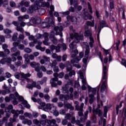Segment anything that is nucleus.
<instances>
[{
  "label": "nucleus",
  "mask_w": 126,
  "mask_h": 126,
  "mask_svg": "<svg viewBox=\"0 0 126 126\" xmlns=\"http://www.w3.org/2000/svg\"><path fill=\"white\" fill-rule=\"evenodd\" d=\"M24 52L25 53H27V54H30L32 52V49L29 48H26L25 49H24Z\"/></svg>",
  "instance_id": "obj_58"
},
{
  "label": "nucleus",
  "mask_w": 126,
  "mask_h": 126,
  "mask_svg": "<svg viewBox=\"0 0 126 126\" xmlns=\"http://www.w3.org/2000/svg\"><path fill=\"white\" fill-rule=\"evenodd\" d=\"M42 59H44L45 62H50V57H47L46 56H43Z\"/></svg>",
  "instance_id": "obj_64"
},
{
  "label": "nucleus",
  "mask_w": 126,
  "mask_h": 126,
  "mask_svg": "<svg viewBox=\"0 0 126 126\" xmlns=\"http://www.w3.org/2000/svg\"><path fill=\"white\" fill-rule=\"evenodd\" d=\"M54 30L56 32V35H60L61 37H63V32H62V31H63V26H59L58 27H55Z\"/></svg>",
  "instance_id": "obj_13"
},
{
  "label": "nucleus",
  "mask_w": 126,
  "mask_h": 126,
  "mask_svg": "<svg viewBox=\"0 0 126 126\" xmlns=\"http://www.w3.org/2000/svg\"><path fill=\"white\" fill-rule=\"evenodd\" d=\"M68 62H66V63H65V65L63 64V63H60L59 65V67H60V68H62V69H64V67H65V66H67V67H68V63H67Z\"/></svg>",
  "instance_id": "obj_37"
},
{
  "label": "nucleus",
  "mask_w": 126,
  "mask_h": 126,
  "mask_svg": "<svg viewBox=\"0 0 126 126\" xmlns=\"http://www.w3.org/2000/svg\"><path fill=\"white\" fill-rule=\"evenodd\" d=\"M24 116L25 118H28L29 119H33V116L31 113H29L28 112H25L24 113Z\"/></svg>",
  "instance_id": "obj_34"
},
{
  "label": "nucleus",
  "mask_w": 126,
  "mask_h": 126,
  "mask_svg": "<svg viewBox=\"0 0 126 126\" xmlns=\"http://www.w3.org/2000/svg\"><path fill=\"white\" fill-rule=\"evenodd\" d=\"M107 66H103V74H102V84L101 87L100 89V92L101 93H104V92L105 90H106L107 88V81H106V78L107 77Z\"/></svg>",
  "instance_id": "obj_5"
},
{
  "label": "nucleus",
  "mask_w": 126,
  "mask_h": 126,
  "mask_svg": "<svg viewBox=\"0 0 126 126\" xmlns=\"http://www.w3.org/2000/svg\"><path fill=\"white\" fill-rule=\"evenodd\" d=\"M49 7L50 3L44 1V0H36L34 1V4L29 7L28 12L29 13H33L35 10H37L40 7Z\"/></svg>",
  "instance_id": "obj_3"
},
{
  "label": "nucleus",
  "mask_w": 126,
  "mask_h": 126,
  "mask_svg": "<svg viewBox=\"0 0 126 126\" xmlns=\"http://www.w3.org/2000/svg\"><path fill=\"white\" fill-rule=\"evenodd\" d=\"M79 57H77L75 60H71V63H72V64H73V63H78V62H79L80 60H81L82 58L84 57V53H83V52H80L79 53Z\"/></svg>",
  "instance_id": "obj_11"
},
{
  "label": "nucleus",
  "mask_w": 126,
  "mask_h": 126,
  "mask_svg": "<svg viewBox=\"0 0 126 126\" xmlns=\"http://www.w3.org/2000/svg\"><path fill=\"white\" fill-rule=\"evenodd\" d=\"M74 104H75V110L78 111V115L79 116H83V107H84V103H81L80 106H79V102L78 101H75Z\"/></svg>",
  "instance_id": "obj_7"
},
{
  "label": "nucleus",
  "mask_w": 126,
  "mask_h": 126,
  "mask_svg": "<svg viewBox=\"0 0 126 126\" xmlns=\"http://www.w3.org/2000/svg\"><path fill=\"white\" fill-rule=\"evenodd\" d=\"M68 85H65L64 87L63 88V91L64 93H65V92H68Z\"/></svg>",
  "instance_id": "obj_59"
},
{
  "label": "nucleus",
  "mask_w": 126,
  "mask_h": 126,
  "mask_svg": "<svg viewBox=\"0 0 126 126\" xmlns=\"http://www.w3.org/2000/svg\"><path fill=\"white\" fill-rule=\"evenodd\" d=\"M23 5L25 6L26 7H28V6L30 5V1H24V0H22L19 3V6H23Z\"/></svg>",
  "instance_id": "obj_23"
},
{
  "label": "nucleus",
  "mask_w": 126,
  "mask_h": 126,
  "mask_svg": "<svg viewBox=\"0 0 126 126\" xmlns=\"http://www.w3.org/2000/svg\"><path fill=\"white\" fill-rule=\"evenodd\" d=\"M9 93H10V91L9 90H6L5 91L3 90L1 91V94L4 95H6V94H9Z\"/></svg>",
  "instance_id": "obj_41"
},
{
  "label": "nucleus",
  "mask_w": 126,
  "mask_h": 126,
  "mask_svg": "<svg viewBox=\"0 0 126 126\" xmlns=\"http://www.w3.org/2000/svg\"><path fill=\"white\" fill-rule=\"evenodd\" d=\"M90 46L91 48H93V43H94V39H93V37L90 36Z\"/></svg>",
  "instance_id": "obj_49"
},
{
  "label": "nucleus",
  "mask_w": 126,
  "mask_h": 126,
  "mask_svg": "<svg viewBox=\"0 0 126 126\" xmlns=\"http://www.w3.org/2000/svg\"><path fill=\"white\" fill-rule=\"evenodd\" d=\"M27 88L29 89H33V88L36 87L37 89H41V86L39 85L36 86V83L35 82H32L31 84H29L27 86Z\"/></svg>",
  "instance_id": "obj_15"
},
{
  "label": "nucleus",
  "mask_w": 126,
  "mask_h": 126,
  "mask_svg": "<svg viewBox=\"0 0 126 126\" xmlns=\"http://www.w3.org/2000/svg\"><path fill=\"white\" fill-rule=\"evenodd\" d=\"M30 64H31V66H32V67H36V66H37V65H40L39 63H37L35 62L31 63Z\"/></svg>",
  "instance_id": "obj_47"
},
{
  "label": "nucleus",
  "mask_w": 126,
  "mask_h": 126,
  "mask_svg": "<svg viewBox=\"0 0 126 126\" xmlns=\"http://www.w3.org/2000/svg\"><path fill=\"white\" fill-rule=\"evenodd\" d=\"M64 118L65 120H68L69 121H70L71 120V115L70 114L67 113L65 114Z\"/></svg>",
  "instance_id": "obj_48"
},
{
  "label": "nucleus",
  "mask_w": 126,
  "mask_h": 126,
  "mask_svg": "<svg viewBox=\"0 0 126 126\" xmlns=\"http://www.w3.org/2000/svg\"><path fill=\"white\" fill-rule=\"evenodd\" d=\"M85 37H92V32L89 30H86L85 31Z\"/></svg>",
  "instance_id": "obj_30"
},
{
  "label": "nucleus",
  "mask_w": 126,
  "mask_h": 126,
  "mask_svg": "<svg viewBox=\"0 0 126 126\" xmlns=\"http://www.w3.org/2000/svg\"><path fill=\"white\" fill-rule=\"evenodd\" d=\"M30 17L28 14H25L23 16H20L18 17V19L19 21H23L24 19H29Z\"/></svg>",
  "instance_id": "obj_22"
},
{
  "label": "nucleus",
  "mask_w": 126,
  "mask_h": 126,
  "mask_svg": "<svg viewBox=\"0 0 126 126\" xmlns=\"http://www.w3.org/2000/svg\"><path fill=\"white\" fill-rule=\"evenodd\" d=\"M3 32L5 34H10L12 33V31H11V30H10L9 29H5L3 30Z\"/></svg>",
  "instance_id": "obj_44"
},
{
  "label": "nucleus",
  "mask_w": 126,
  "mask_h": 126,
  "mask_svg": "<svg viewBox=\"0 0 126 126\" xmlns=\"http://www.w3.org/2000/svg\"><path fill=\"white\" fill-rule=\"evenodd\" d=\"M41 119H39V120L38 119L33 120L32 122L34 125H36V126H45L47 123H48V126H49V125H52V123H57V121L55 119H52L51 120L47 119V115L45 114L41 115Z\"/></svg>",
  "instance_id": "obj_4"
},
{
  "label": "nucleus",
  "mask_w": 126,
  "mask_h": 126,
  "mask_svg": "<svg viewBox=\"0 0 126 126\" xmlns=\"http://www.w3.org/2000/svg\"><path fill=\"white\" fill-rule=\"evenodd\" d=\"M32 119L33 118H34L36 119V118H38L39 117V113L38 112H33L32 114Z\"/></svg>",
  "instance_id": "obj_63"
},
{
  "label": "nucleus",
  "mask_w": 126,
  "mask_h": 126,
  "mask_svg": "<svg viewBox=\"0 0 126 126\" xmlns=\"http://www.w3.org/2000/svg\"><path fill=\"white\" fill-rule=\"evenodd\" d=\"M44 99L46 100L47 102H50V99L51 97H50V95H49V94H46L44 95Z\"/></svg>",
  "instance_id": "obj_56"
},
{
  "label": "nucleus",
  "mask_w": 126,
  "mask_h": 126,
  "mask_svg": "<svg viewBox=\"0 0 126 126\" xmlns=\"http://www.w3.org/2000/svg\"><path fill=\"white\" fill-rule=\"evenodd\" d=\"M42 35L43 37H44L45 41H49V38L48 37H49V34L47 32H45Z\"/></svg>",
  "instance_id": "obj_53"
},
{
  "label": "nucleus",
  "mask_w": 126,
  "mask_h": 126,
  "mask_svg": "<svg viewBox=\"0 0 126 126\" xmlns=\"http://www.w3.org/2000/svg\"><path fill=\"white\" fill-rule=\"evenodd\" d=\"M49 38L54 45H57L58 44V39L55 37V32L52 31L50 32Z\"/></svg>",
  "instance_id": "obj_12"
},
{
  "label": "nucleus",
  "mask_w": 126,
  "mask_h": 126,
  "mask_svg": "<svg viewBox=\"0 0 126 126\" xmlns=\"http://www.w3.org/2000/svg\"><path fill=\"white\" fill-rule=\"evenodd\" d=\"M17 99H18L20 102H22V104L24 105V107H26L27 109H30V104H28L27 101L24 100V98L22 96L19 95L17 92L15 93V94H10L9 97L5 96L4 98L5 102L8 103L11 101L14 105L18 104V101L16 100Z\"/></svg>",
  "instance_id": "obj_2"
},
{
  "label": "nucleus",
  "mask_w": 126,
  "mask_h": 126,
  "mask_svg": "<svg viewBox=\"0 0 126 126\" xmlns=\"http://www.w3.org/2000/svg\"><path fill=\"white\" fill-rule=\"evenodd\" d=\"M120 44L121 41H120V40H118V42L113 45L114 48H115V49H116V48L117 51H119V46L120 45Z\"/></svg>",
  "instance_id": "obj_35"
},
{
  "label": "nucleus",
  "mask_w": 126,
  "mask_h": 126,
  "mask_svg": "<svg viewBox=\"0 0 126 126\" xmlns=\"http://www.w3.org/2000/svg\"><path fill=\"white\" fill-rule=\"evenodd\" d=\"M37 103L39 104L40 105L38 106V109H43V108L45 106H46V103L41 101V100L39 99L38 101H37Z\"/></svg>",
  "instance_id": "obj_28"
},
{
  "label": "nucleus",
  "mask_w": 126,
  "mask_h": 126,
  "mask_svg": "<svg viewBox=\"0 0 126 126\" xmlns=\"http://www.w3.org/2000/svg\"><path fill=\"white\" fill-rule=\"evenodd\" d=\"M70 39H75L74 41L71 43L69 46L70 50L72 51L71 53V58H73V60H75V61L76 56L78 54V51L76 49V46H74L73 44H74V43H78L80 42V40H83V35L77 33H75L74 34H73V33H70Z\"/></svg>",
  "instance_id": "obj_1"
},
{
  "label": "nucleus",
  "mask_w": 126,
  "mask_h": 126,
  "mask_svg": "<svg viewBox=\"0 0 126 126\" xmlns=\"http://www.w3.org/2000/svg\"><path fill=\"white\" fill-rule=\"evenodd\" d=\"M21 76L22 78H25L26 81H27V77H30L31 76V74L30 73H28V74H24V73H21Z\"/></svg>",
  "instance_id": "obj_32"
},
{
  "label": "nucleus",
  "mask_w": 126,
  "mask_h": 126,
  "mask_svg": "<svg viewBox=\"0 0 126 126\" xmlns=\"http://www.w3.org/2000/svg\"><path fill=\"white\" fill-rule=\"evenodd\" d=\"M88 91H89V95H90V94H91V95H93L94 96V95L96 94V88H91V87H90V86H88Z\"/></svg>",
  "instance_id": "obj_19"
},
{
  "label": "nucleus",
  "mask_w": 126,
  "mask_h": 126,
  "mask_svg": "<svg viewBox=\"0 0 126 126\" xmlns=\"http://www.w3.org/2000/svg\"><path fill=\"white\" fill-rule=\"evenodd\" d=\"M17 56H20V51L19 50L11 55V57H17Z\"/></svg>",
  "instance_id": "obj_54"
},
{
  "label": "nucleus",
  "mask_w": 126,
  "mask_h": 126,
  "mask_svg": "<svg viewBox=\"0 0 126 126\" xmlns=\"http://www.w3.org/2000/svg\"><path fill=\"white\" fill-rule=\"evenodd\" d=\"M84 46L86 49L85 52V57L89 58V53H90V50H89V45L87 42L84 43Z\"/></svg>",
  "instance_id": "obj_14"
},
{
  "label": "nucleus",
  "mask_w": 126,
  "mask_h": 126,
  "mask_svg": "<svg viewBox=\"0 0 126 126\" xmlns=\"http://www.w3.org/2000/svg\"><path fill=\"white\" fill-rule=\"evenodd\" d=\"M47 107H50L49 111L51 113H55V111L57 110V107L54 104L48 103Z\"/></svg>",
  "instance_id": "obj_18"
},
{
  "label": "nucleus",
  "mask_w": 126,
  "mask_h": 126,
  "mask_svg": "<svg viewBox=\"0 0 126 126\" xmlns=\"http://www.w3.org/2000/svg\"><path fill=\"white\" fill-rule=\"evenodd\" d=\"M13 114L14 115L13 118H10L9 121L11 122V123H15V122H16V118H18V117H16V114Z\"/></svg>",
  "instance_id": "obj_38"
},
{
  "label": "nucleus",
  "mask_w": 126,
  "mask_h": 126,
  "mask_svg": "<svg viewBox=\"0 0 126 126\" xmlns=\"http://www.w3.org/2000/svg\"><path fill=\"white\" fill-rule=\"evenodd\" d=\"M15 65L16 67H18V66H21L22 65V63L20 61H17L15 62Z\"/></svg>",
  "instance_id": "obj_57"
},
{
  "label": "nucleus",
  "mask_w": 126,
  "mask_h": 126,
  "mask_svg": "<svg viewBox=\"0 0 126 126\" xmlns=\"http://www.w3.org/2000/svg\"><path fill=\"white\" fill-rule=\"evenodd\" d=\"M51 108V106H48V104L45 105L44 107L42 109L43 111L45 112H49V110H50V108Z\"/></svg>",
  "instance_id": "obj_50"
},
{
  "label": "nucleus",
  "mask_w": 126,
  "mask_h": 126,
  "mask_svg": "<svg viewBox=\"0 0 126 126\" xmlns=\"http://www.w3.org/2000/svg\"><path fill=\"white\" fill-rule=\"evenodd\" d=\"M2 4L3 6H7L8 5V1L7 0H0V6H1Z\"/></svg>",
  "instance_id": "obj_29"
},
{
  "label": "nucleus",
  "mask_w": 126,
  "mask_h": 126,
  "mask_svg": "<svg viewBox=\"0 0 126 126\" xmlns=\"http://www.w3.org/2000/svg\"><path fill=\"white\" fill-rule=\"evenodd\" d=\"M104 27H106V22L104 21H102L100 22V26L98 27L99 33H100L101 29H102V28H104Z\"/></svg>",
  "instance_id": "obj_27"
},
{
  "label": "nucleus",
  "mask_w": 126,
  "mask_h": 126,
  "mask_svg": "<svg viewBox=\"0 0 126 126\" xmlns=\"http://www.w3.org/2000/svg\"><path fill=\"white\" fill-rule=\"evenodd\" d=\"M41 26L42 28H50V27H51V25L47 22H42Z\"/></svg>",
  "instance_id": "obj_31"
},
{
  "label": "nucleus",
  "mask_w": 126,
  "mask_h": 126,
  "mask_svg": "<svg viewBox=\"0 0 126 126\" xmlns=\"http://www.w3.org/2000/svg\"><path fill=\"white\" fill-rule=\"evenodd\" d=\"M12 24L14 25V26H16L17 27L16 30L17 31H18L19 32H21L22 33L24 31V29H23L22 27L18 26L19 25V23L18 22L16 21H13L12 22Z\"/></svg>",
  "instance_id": "obj_16"
},
{
  "label": "nucleus",
  "mask_w": 126,
  "mask_h": 126,
  "mask_svg": "<svg viewBox=\"0 0 126 126\" xmlns=\"http://www.w3.org/2000/svg\"><path fill=\"white\" fill-rule=\"evenodd\" d=\"M58 63V62H57L56 60H54L52 62V63H50V66L51 67H55V66H56V65H57Z\"/></svg>",
  "instance_id": "obj_52"
},
{
  "label": "nucleus",
  "mask_w": 126,
  "mask_h": 126,
  "mask_svg": "<svg viewBox=\"0 0 126 126\" xmlns=\"http://www.w3.org/2000/svg\"><path fill=\"white\" fill-rule=\"evenodd\" d=\"M89 97L90 98V100H89L90 103L93 104V102H94V99H95L94 98V95L90 94H89Z\"/></svg>",
  "instance_id": "obj_39"
},
{
  "label": "nucleus",
  "mask_w": 126,
  "mask_h": 126,
  "mask_svg": "<svg viewBox=\"0 0 126 126\" xmlns=\"http://www.w3.org/2000/svg\"><path fill=\"white\" fill-rule=\"evenodd\" d=\"M13 109V106L12 105L10 104L7 107H5V112H10V110H12Z\"/></svg>",
  "instance_id": "obj_36"
},
{
  "label": "nucleus",
  "mask_w": 126,
  "mask_h": 126,
  "mask_svg": "<svg viewBox=\"0 0 126 126\" xmlns=\"http://www.w3.org/2000/svg\"><path fill=\"white\" fill-rule=\"evenodd\" d=\"M53 75L55 78L51 79L50 82L52 87H57L58 85L57 84V83H56V81L58 80V79L57 77L59 76V74L58 73H55Z\"/></svg>",
  "instance_id": "obj_9"
},
{
  "label": "nucleus",
  "mask_w": 126,
  "mask_h": 126,
  "mask_svg": "<svg viewBox=\"0 0 126 126\" xmlns=\"http://www.w3.org/2000/svg\"><path fill=\"white\" fill-rule=\"evenodd\" d=\"M75 9L77 11H80L81 9H82V6L81 5H79L78 3H76L74 5Z\"/></svg>",
  "instance_id": "obj_33"
},
{
  "label": "nucleus",
  "mask_w": 126,
  "mask_h": 126,
  "mask_svg": "<svg viewBox=\"0 0 126 126\" xmlns=\"http://www.w3.org/2000/svg\"><path fill=\"white\" fill-rule=\"evenodd\" d=\"M69 92L71 93L70 94V99L71 100H73V94H72V93H73V88H70L69 89Z\"/></svg>",
  "instance_id": "obj_46"
},
{
  "label": "nucleus",
  "mask_w": 126,
  "mask_h": 126,
  "mask_svg": "<svg viewBox=\"0 0 126 126\" xmlns=\"http://www.w3.org/2000/svg\"><path fill=\"white\" fill-rule=\"evenodd\" d=\"M94 21L93 20L92 22L87 21L86 24L88 26H91V27H94Z\"/></svg>",
  "instance_id": "obj_43"
},
{
  "label": "nucleus",
  "mask_w": 126,
  "mask_h": 126,
  "mask_svg": "<svg viewBox=\"0 0 126 126\" xmlns=\"http://www.w3.org/2000/svg\"><path fill=\"white\" fill-rule=\"evenodd\" d=\"M17 36H18V33H14L12 37V41H16V40H17Z\"/></svg>",
  "instance_id": "obj_51"
},
{
  "label": "nucleus",
  "mask_w": 126,
  "mask_h": 126,
  "mask_svg": "<svg viewBox=\"0 0 126 126\" xmlns=\"http://www.w3.org/2000/svg\"><path fill=\"white\" fill-rule=\"evenodd\" d=\"M35 48L37 50H40V51H41V52H44L45 50H46V48H45L44 47H42L41 45H37L35 46Z\"/></svg>",
  "instance_id": "obj_40"
},
{
  "label": "nucleus",
  "mask_w": 126,
  "mask_h": 126,
  "mask_svg": "<svg viewBox=\"0 0 126 126\" xmlns=\"http://www.w3.org/2000/svg\"><path fill=\"white\" fill-rule=\"evenodd\" d=\"M78 74L80 75L81 79H82V90H86V85H87V81L86 80V77L83 75V72L81 70H79L78 72Z\"/></svg>",
  "instance_id": "obj_6"
},
{
  "label": "nucleus",
  "mask_w": 126,
  "mask_h": 126,
  "mask_svg": "<svg viewBox=\"0 0 126 126\" xmlns=\"http://www.w3.org/2000/svg\"><path fill=\"white\" fill-rule=\"evenodd\" d=\"M59 98L61 101H63V100H69L70 98L69 95H63V94H60L59 96Z\"/></svg>",
  "instance_id": "obj_26"
},
{
  "label": "nucleus",
  "mask_w": 126,
  "mask_h": 126,
  "mask_svg": "<svg viewBox=\"0 0 126 126\" xmlns=\"http://www.w3.org/2000/svg\"><path fill=\"white\" fill-rule=\"evenodd\" d=\"M67 63L68 64V66L67 68V71H70L69 76L71 77L73 75H75V71L72 70V66H71V64H70L69 62H67Z\"/></svg>",
  "instance_id": "obj_10"
},
{
  "label": "nucleus",
  "mask_w": 126,
  "mask_h": 126,
  "mask_svg": "<svg viewBox=\"0 0 126 126\" xmlns=\"http://www.w3.org/2000/svg\"><path fill=\"white\" fill-rule=\"evenodd\" d=\"M67 20L72 22H77V19L73 16H67Z\"/></svg>",
  "instance_id": "obj_24"
},
{
  "label": "nucleus",
  "mask_w": 126,
  "mask_h": 126,
  "mask_svg": "<svg viewBox=\"0 0 126 126\" xmlns=\"http://www.w3.org/2000/svg\"><path fill=\"white\" fill-rule=\"evenodd\" d=\"M30 22L32 24H40L41 23V18L32 17L31 19Z\"/></svg>",
  "instance_id": "obj_17"
},
{
  "label": "nucleus",
  "mask_w": 126,
  "mask_h": 126,
  "mask_svg": "<svg viewBox=\"0 0 126 126\" xmlns=\"http://www.w3.org/2000/svg\"><path fill=\"white\" fill-rule=\"evenodd\" d=\"M45 12H46V10L43 8L40 9L39 11V14L40 15H43Z\"/></svg>",
  "instance_id": "obj_62"
},
{
  "label": "nucleus",
  "mask_w": 126,
  "mask_h": 126,
  "mask_svg": "<svg viewBox=\"0 0 126 126\" xmlns=\"http://www.w3.org/2000/svg\"><path fill=\"white\" fill-rule=\"evenodd\" d=\"M64 106L65 109H69L71 111H73L74 110V107H73L72 105L70 104V103L64 104Z\"/></svg>",
  "instance_id": "obj_25"
},
{
  "label": "nucleus",
  "mask_w": 126,
  "mask_h": 126,
  "mask_svg": "<svg viewBox=\"0 0 126 126\" xmlns=\"http://www.w3.org/2000/svg\"><path fill=\"white\" fill-rule=\"evenodd\" d=\"M61 47H62V45L60 44L56 47V51L57 53H60V52H61Z\"/></svg>",
  "instance_id": "obj_55"
},
{
  "label": "nucleus",
  "mask_w": 126,
  "mask_h": 126,
  "mask_svg": "<svg viewBox=\"0 0 126 126\" xmlns=\"http://www.w3.org/2000/svg\"><path fill=\"white\" fill-rule=\"evenodd\" d=\"M123 102H120L119 105H118L117 106H116V114L117 115H118L119 114V109H120V108H122V107L123 106Z\"/></svg>",
  "instance_id": "obj_42"
},
{
  "label": "nucleus",
  "mask_w": 126,
  "mask_h": 126,
  "mask_svg": "<svg viewBox=\"0 0 126 126\" xmlns=\"http://www.w3.org/2000/svg\"><path fill=\"white\" fill-rule=\"evenodd\" d=\"M93 112L94 115H98V117H101L102 116V110L99 109H94V106L93 107Z\"/></svg>",
  "instance_id": "obj_21"
},
{
  "label": "nucleus",
  "mask_w": 126,
  "mask_h": 126,
  "mask_svg": "<svg viewBox=\"0 0 126 126\" xmlns=\"http://www.w3.org/2000/svg\"><path fill=\"white\" fill-rule=\"evenodd\" d=\"M108 109H109V107H108V106H104V118H107V113H108Z\"/></svg>",
  "instance_id": "obj_45"
},
{
  "label": "nucleus",
  "mask_w": 126,
  "mask_h": 126,
  "mask_svg": "<svg viewBox=\"0 0 126 126\" xmlns=\"http://www.w3.org/2000/svg\"><path fill=\"white\" fill-rule=\"evenodd\" d=\"M18 47L19 50H24L25 48V46H24V45L22 44H19Z\"/></svg>",
  "instance_id": "obj_61"
},
{
  "label": "nucleus",
  "mask_w": 126,
  "mask_h": 126,
  "mask_svg": "<svg viewBox=\"0 0 126 126\" xmlns=\"http://www.w3.org/2000/svg\"><path fill=\"white\" fill-rule=\"evenodd\" d=\"M51 10L49 11V17L48 19V23L51 25V24H54V15H53V12L55 10V6L53 5L50 6Z\"/></svg>",
  "instance_id": "obj_8"
},
{
  "label": "nucleus",
  "mask_w": 126,
  "mask_h": 126,
  "mask_svg": "<svg viewBox=\"0 0 126 126\" xmlns=\"http://www.w3.org/2000/svg\"><path fill=\"white\" fill-rule=\"evenodd\" d=\"M85 19L86 20L87 19H92V16L89 14H87L85 16Z\"/></svg>",
  "instance_id": "obj_60"
},
{
  "label": "nucleus",
  "mask_w": 126,
  "mask_h": 126,
  "mask_svg": "<svg viewBox=\"0 0 126 126\" xmlns=\"http://www.w3.org/2000/svg\"><path fill=\"white\" fill-rule=\"evenodd\" d=\"M11 113L12 114H15L16 115V117H18V116H19V115H23V114L24 113V111H23V110H20V111H18V110H12L11 111Z\"/></svg>",
  "instance_id": "obj_20"
}]
</instances>
